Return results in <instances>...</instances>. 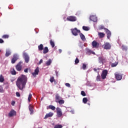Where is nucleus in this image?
Here are the masks:
<instances>
[{"mask_svg":"<svg viewBox=\"0 0 128 128\" xmlns=\"http://www.w3.org/2000/svg\"><path fill=\"white\" fill-rule=\"evenodd\" d=\"M72 32L74 36H78V34H80V30H78L76 28L72 30Z\"/></svg>","mask_w":128,"mask_h":128,"instance_id":"obj_4","label":"nucleus"},{"mask_svg":"<svg viewBox=\"0 0 128 128\" xmlns=\"http://www.w3.org/2000/svg\"><path fill=\"white\" fill-rule=\"evenodd\" d=\"M100 62H102V64H104V62L106 61V60L102 57L99 58Z\"/></svg>","mask_w":128,"mask_h":128,"instance_id":"obj_16","label":"nucleus"},{"mask_svg":"<svg viewBox=\"0 0 128 128\" xmlns=\"http://www.w3.org/2000/svg\"><path fill=\"white\" fill-rule=\"evenodd\" d=\"M4 82V78L2 74L0 75V82Z\"/></svg>","mask_w":128,"mask_h":128,"instance_id":"obj_26","label":"nucleus"},{"mask_svg":"<svg viewBox=\"0 0 128 128\" xmlns=\"http://www.w3.org/2000/svg\"><path fill=\"white\" fill-rule=\"evenodd\" d=\"M10 72H11L12 74H16V70L14 68L11 70Z\"/></svg>","mask_w":128,"mask_h":128,"instance_id":"obj_29","label":"nucleus"},{"mask_svg":"<svg viewBox=\"0 0 128 128\" xmlns=\"http://www.w3.org/2000/svg\"><path fill=\"white\" fill-rule=\"evenodd\" d=\"M59 52H60V53L62 52V50L60 49Z\"/></svg>","mask_w":128,"mask_h":128,"instance_id":"obj_52","label":"nucleus"},{"mask_svg":"<svg viewBox=\"0 0 128 128\" xmlns=\"http://www.w3.org/2000/svg\"><path fill=\"white\" fill-rule=\"evenodd\" d=\"M106 76H108L107 70H104L101 74L102 78V80L106 79Z\"/></svg>","mask_w":128,"mask_h":128,"instance_id":"obj_3","label":"nucleus"},{"mask_svg":"<svg viewBox=\"0 0 128 128\" xmlns=\"http://www.w3.org/2000/svg\"><path fill=\"white\" fill-rule=\"evenodd\" d=\"M94 72H96V68H94Z\"/></svg>","mask_w":128,"mask_h":128,"instance_id":"obj_53","label":"nucleus"},{"mask_svg":"<svg viewBox=\"0 0 128 128\" xmlns=\"http://www.w3.org/2000/svg\"><path fill=\"white\" fill-rule=\"evenodd\" d=\"M28 69L26 68V69H25V70H24V72H28Z\"/></svg>","mask_w":128,"mask_h":128,"instance_id":"obj_49","label":"nucleus"},{"mask_svg":"<svg viewBox=\"0 0 128 128\" xmlns=\"http://www.w3.org/2000/svg\"><path fill=\"white\" fill-rule=\"evenodd\" d=\"M80 62V60H78V58H76L75 60V64H78Z\"/></svg>","mask_w":128,"mask_h":128,"instance_id":"obj_44","label":"nucleus"},{"mask_svg":"<svg viewBox=\"0 0 128 128\" xmlns=\"http://www.w3.org/2000/svg\"><path fill=\"white\" fill-rule=\"evenodd\" d=\"M4 42V40L0 38V44H2Z\"/></svg>","mask_w":128,"mask_h":128,"instance_id":"obj_48","label":"nucleus"},{"mask_svg":"<svg viewBox=\"0 0 128 128\" xmlns=\"http://www.w3.org/2000/svg\"><path fill=\"white\" fill-rule=\"evenodd\" d=\"M32 94H30L28 96V101L29 102H30V100L32 99Z\"/></svg>","mask_w":128,"mask_h":128,"instance_id":"obj_31","label":"nucleus"},{"mask_svg":"<svg viewBox=\"0 0 128 128\" xmlns=\"http://www.w3.org/2000/svg\"><path fill=\"white\" fill-rule=\"evenodd\" d=\"M86 66H88V64H82V70H86Z\"/></svg>","mask_w":128,"mask_h":128,"instance_id":"obj_36","label":"nucleus"},{"mask_svg":"<svg viewBox=\"0 0 128 128\" xmlns=\"http://www.w3.org/2000/svg\"><path fill=\"white\" fill-rule=\"evenodd\" d=\"M82 29L84 30H90V28H88V27L86 26H84L82 27Z\"/></svg>","mask_w":128,"mask_h":128,"instance_id":"obj_34","label":"nucleus"},{"mask_svg":"<svg viewBox=\"0 0 128 128\" xmlns=\"http://www.w3.org/2000/svg\"><path fill=\"white\" fill-rule=\"evenodd\" d=\"M80 38L84 42V40H86V36H84V35L80 33Z\"/></svg>","mask_w":128,"mask_h":128,"instance_id":"obj_19","label":"nucleus"},{"mask_svg":"<svg viewBox=\"0 0 128 128\" xmlns=\"http://www.w3.org/2000/svg\"><path fill=\"white\" fill-rule=\"evenodd\" d=\"M56 102H58V100H62V98L58 96V94H56Z\"/></svg>","mask_w":128,"mask_h":128,"instance_id":"obj_22","label":"nucleus"},{"mask_svg":"<svg viewBox=\"0 0 128 128\" xmlns=\"http://www.w3.org/2000/svg\"><path fill=\"white\" fill-rule=\"evenodd\" d=\"M29 110L30 112V114H34V107L32 106H29Z\"/></svg>","mask_w":128,"mask_h":128,"instance_id":"obj_18","label":"nucleus"},{"mask_svg":"<svg viewBox=\"0 0 128 128\" xmlns=\"http://www.w3.org/2000/svg\"><path fill=\"white\" fill-rule=\"evenodd\" d=\"M66 86H68V88H70V84L68 83H66Z\"/></svg>","mask_w":128,"mask_h":128,"instance_id":"obj_46","label":"nucleus"},{"mask_svg":"<svg viewBox=\"0 0 128 128\" xmlns=\"http://www.w3.org/2000/svg\"><path fill=\"white\" fill-rule=\"evenodd\" d=\"M101 30L104 29V26H101V28H100Z\"/></svg>","mask_w":128,"mask_h":128,"instance_id":"obj_51","label":"nucleus"},{"mask_svg":"<svg viewBox=\"0 0 128 128\" xmlns=\"http://www.w3.org/2000/svg\"><path fill=\"white\" fill-rule=\"evenodd\" d=\"M96 80L97 82H100V76H98Z\"/></svg>","mask_w":128,"mask_h":128,"instance_id":"obj_39","label":"nucleus"},{"mask_svg":"<svg viewBox=\"0 0 128 128\" xmlns=\"http://www.w3.org/2000/svg\"><path fill=\"white\" fill-rule=\"evenodd\" d=\"M54 116V113L52 112H50L49 113L46 114V115L44 116V119L46 120L48 118H52Z\"/></svg>","mask_w":128,"mask_h":128,"instance_id":"obj_13","label":"nucleus"},{"mask_svg":"<svg viewBox=\"0 0 128 128\" xmlns=\"http://www.w3.org/2000/svg\"><path fill=\"white\" fill-rule=\"evenodd\" d=\"M104 48L105 50H110L111 46L108 42H106L104 44Z\"/></svg>","mask_w":128,"mask_h":128,"instance_id":"obj_11","label":"nucleus"},{"mask_svg":"<svg viewBox=\"0 0 128 128\" xmlns=\"http://www.w3.org/2000/svg\"><path fill=\"white\" fill-rule=\"evenodd\" d=\"M0 52H1V51H0Z\"/></svg>","mask_w":128,"mask_h":128,"instance_id":"obj_56","label":"nucleus"},{"mask_svg":"<svg viewBox=\"0 0 128 128\" xmlns=\"http://www.w3.org/2000/svg\"><path fill=\"white\" fill-rule=\"evenodd\" d=\"M48 47H45L43 50V54H48Z\"/></svg>","mask_w":128,"mask_h":128,"instance_id":"obj_21","label":"nucleus"},{"mask_svg":"<svg viewBox=\"0 0 128 128\" xmlns=\"http://www.w3.org/2000/svg\"><path fill=\"white\" fill-rule=\"evenodd\" d=\"M40 72V70L38 69V68H36L34 72L32 73V74L33 76L36 77L38 74V72Z\"/></svg>","mask_w":128,"mask_h":128,"instance_id":"obj_6","label":"nucleus"},{"mask_svg":"<svg viewBox=\"0 0 128 128\" xmlns=\"http://www.w3.org/2000/svg\"><path fill=\"white\" fill-rule=\"evenodd\" d=\"M38 50H44V45L42 44H40L38 46Z\"/></svg>","mask_w":128,"mask_h":128,"instance_id":"obj_27","label":"nucleus"},{"mask_svg":"<svg viewBox=\"0 0 128 128\" xmlns=\"http://www.w3.org/2000/svg\"><path fill=\"white\" fill-rule=\"evenodd\" d=\"M92 46L93 48H98V42L96 41L92 42Z\"/></svg>","mask_w":128,"mask_h":128,"instance_id":"obj_20","label":"nucleus"},{"mask_svg":"<svg viewBox=\"0 0 128 128\" xmlns=\"http://www.w3.org/2000/svg\"><path fill=\"white\" fill-rule=\"evenodd\" d=\"M56 110V107L52 105H50L47 107V110Z\"/></svg>","mask_w":128,"mask_h":128,"instance_id":"obj_17","label":"nucleus"},{"mask_svg":"<svg viewBox=\"0 0 128 128\" xmlns=\"http://www.w3.org/2000/svg\"><path fill=\"white\" fill-rule=\"evenodd\" d=\"M56 110L58 116V118H60V116H62V109H60V108H57Z\"/></svg>","mask_w":128,"mask_h":128,"instance_id":"obj_2","label":"nucleus"},{"mask_svg":"<svg viewBox=\"0 0 128 128\" xmlns=\"http://www.w3.org/2000/svg\"><path fill=\"white\" fill-rule=\"evenodd\" d=\"M50 45L52 46V48H54V42H52V40L50 42Z\"/></svg>","mask_w":128,"mask_h":128,"instance_id":"obj_38","label":"nucleus"},{"mask_svg":"<svg viewBox=\"0 0 128 128\" xmlns=\"http://www.w3.org/2000/svg\"><path fill=\"white\" fill-rule=\"evenodd\" d=\"M86 52L88 54H94V52L90 50V49H86Z\"/></svg>","mask_w":128,"mask_h":128,"instance_id":"obj_25","label":"nucleus"},{"mask_svg":"<svg viewBox=\"0 0 128 128\" xmlns=\"http://www.w3.org/2000/svg\"><path fill=\"white\" fill-rule=\"evenodd\" d=\"M23 56L26 62L28 63V62H30V56H28V54H26V53L24 52L23 54Z\"/></svg>","mask_w":128,"mask_h":128,"instance_id":"obj_5","label":"nucleus"},{"mask_svg":"<svg viewBox=\"0 0 128 128\" xmlns=\"http://www.w3.org/2000/svg\"><path fill=\"white\" fill-rule=\"evenodd\" d=\"M10 50L8 49L6 50V56H10Z\"/></svg>","mask_w":128,"mask_h":128,"instance_id":"obj_23","label":"nucleus"},{"mask_svg":"<svg viewBox=\"0 0 128 128\" xmlns=\"http://www.w3.org/2000/svg\"><path fill=\"white\" fill-rule=\"evenodd\" d=\"M15 104H16V102L14 101H12L11 102L12 106H14Z\"/></svg>","mask_w":128,"mask_h":128,"instance_id":"obj_47","label":"nucleus"},{"mask_svg":"<svg viewBox=\"0 0 128 128\" xmlns=\"http://www.w3.org/2000/svg\"><path fill=\"white\" fill-rule=\"evenodd\" d=\"M122 50H128V48L125 46H122Z\"/></svg>","mask_w":128,"mask_h":128,"instance_id":"obj_42","label":"nucleus"},{"mask_svg":"<svg viewBox=\"0 0 128 128\" xmlns=\"http://www.w3.org/2000/svg\"><path fill=\"white\" fill-rule=\"evenodd\" d=\"M42 63V60L41 59L39 62V64H40Z\"/></svg>","mask_w":128,"mask_h":128,"instance_id":"obj_50","label":"nucleus"},{"mask_svg":"<svg viewBox=\"0 0 128 128\" xmlns=\"http://www.w3.org/2000/svg\"><path fill=\"white\" fill-rule=\"evenodd\" d=\"M98 35L100 36V38H104V36L105 34L102 32H98Z\"/></svg>","mask_w":128,"mask_h":128,"instance_id":"obj_28","label":"nucleus"},{"mask_svg":"<svg viewBox=\"0 0 128 128\" xmlns=\"http://www.w3.org/2000/svg\"><path fill=\"white\" fill-rule=\"evenodd\" d=\"M67 20L70 22H76V18L74 16H70L67 18Z\"/></svg>","mask_w":128,"mask_h":128,"instance_id":"obj_7","label":"nucleus"},{"mask_svg":"<svg viewBox=\"0 0 128 128\" xmlns=\"http://www.w3.org/2000/svg\"><path fill=\"white\" fill-rule=\"evenodd\" d=\"M2 38H8V35H4L2 36Z\"/></svg>","mask_w":128,"mask_h":128,"instance_id":"obj_41","label":"nucleus"},{"mask_svg":"<svg viewBox=\"0 0 128 128\" xmlns=\"http://www.w3.org/2000/svg\"><path fill=\"white\" fill-rule=\"evenodd\" d=\"M82 102L84 104H86V102H88V98H84L82 100Z\"/></svg>","mask_w":128,"mask_h":128,"instance_id":"obj_35","label":"nucleus"},{"mask_svg":"<svg viewBox=\"0 0 128 128\" xmlns=\"http://www.w3.org/2000/svg\"><path fill=\"white\" fill-rule=\"evenodd\" d=\"M58 102L60 104H64V100H60L58 101Z\"/></svg>","mask_w":128,"mask_h":128,"instance_id":"obj_30","label":"nucleus"},{"mask_svg":"<svg viewBox=\"0 0 128 128\" xmlns=\"http://www.w3.org/2000/svg\"><path fill=\"white\" fill-rule=\"evenodd\" d=\"M90 20L94 22H98V18L95 16H90Z\"/></svg>","mask_w":128,"mask_h":128,"instance_id":"obj_8","label":"nucleus"},{"mask_svg":"<svg viewBox=\"0 0 128 128\" xmlns=\"http://www.w3.org/2000/svg\"><path fill=\"white\" fill-rule=\"evenodd\" d=\"M62 126L61 124H56L54 126V128H62Z\"/></svg>","mask_w":128,"mask_h":128,"instance_id":"obj_33","label":"nucleus"},{"mask_svg":"<svg viewBox=\"0 0 128 128\" xmlns=\"http://www.w3.org/2000/svg\"><path fill=\"white\" fill-rule=\"evenodd\" d=\"M50 82H54V76L50 77Z\"/></svg>","mask_w":128,"mask_h":128,"instance_id":"obj_40","label":"nucleus"},{"mask_svg":"<svg viewBox=\"0 0 128 128\" xmlns=\"http://www.w3.org/2000/svg\"><path fill=\"white\" fill-rule=\"evenodd\" d=\"M118 62H115L114 63H112V68L114 67V66H118Z\"/></svg>","mask_w":128,"mask_h":128,"instance_id":"obj_32","label":"nucleus"},{"mask_svg":"<svg viewBox=\"0 0 128 128\" xmlns=\"http://www.w3.org/2000/svg\"><path fill=\"white\" fill-rule=\"evenodd\" d=\"M18 54H14L13 58L12 60V63L14 64L16 60H18Z\"/></svg>","mask_w":128,"mask_h":128,"instance_id":"obj_9","label":"nucleus"},{"mask_svg":"<svg viewBox=\"0 0 128 128\" xmlns=\"http://www.w3.org/2000/svg\"><path fill=\"white\" fill-rule=\"evenodd\" d=\"M0 92H4V88L2 86H0Z\"/></svg>","mask_w":128,"mask_h":128,"instance_id":"obj_37","label":"nucleus"},{"mask_svg":"<svg viewBox=\"0 0 128 128\" xmlns=\"http://www.w3.org/2000/svg\"><path fill=\"white\" fill-rule=\"evenodd\" d=\"M16 96H18V98H20V92H16Z\"/></svg>","mask_w":128,"mask_h":128,"instance_id":"obj_45","label":"nucleus"},{"mask_svg":"<svg viewBox=\"0 0 128 128\" xmlns=\"http://www.w3.org/2000/svg\"><path fill=\"white\" fill-rule=\"evenodd\" d=\"M115 78L117 80H120L122 78V76L118 74H115Z\"/></svg>","mask_w":128,"mask_h":128,"instance_id":"obj_10","label":"nucleus"},{"mask_svg":"<svg viewBox=\"0 0 128 128\" xmlns=\"http://www.w3.org/2000/svg\"><path fill=\"white\" fill-rule=\"evenodd\" d=\"M22 63V62H20L16 66V70L18 72L22 70V65H20V64Z\"/></svg>","mask_w":128,"mask_h":128,"instance_id":"obj_15","label":"nucleus"},{"mask_svg":"<svg viewBox=\"0 0 128 128\" xmlns=\"http://www.w3.org/2000/svg\"><path fill=\"white\" fill-rule=\"evenodd\" d=\"M56 75L58 74V73H56Z\"/></svg>","mask_w":128,"mask_h":128,"instance_id":"obj_55","label":"nucleus"},{"mask_svg":"<svg viewBox=\"0 0 128 128\" xmlns=\"http://www.w3.org/2000/svg\"><path fill=\"white\" fill-rule=\"evenodd\" d=\"M52 60L51 59H49L48 61H47L46 62V66H50V64H52Z\"/></svg>","mask_w":128,"mask_h":128,"instance_id":"obj_24","label":"nucleus"},{"mask_svg":"<svg viewBox=\"0 0 128 128\" xmlns=\"http://www.w3.org/2000/svg\"><path fill=\"white\" fill-rule=\"evenodd\" d=\"M26 76L24 75L21 76L18 79L16 82V86L20 90H22L26 88Z\"/></svg>","mask_w":128,"mask_h":128,"instance_id":"obj_1","label":"nucleus"},{"mask_svg":"<svg viewBox=\"0 0 128 128\" xmlns=\"http://www.w3.org/2000/svg\"><path fill=\"white\" fill-rule=\"evenodd\" d=\"M106 34H107L108 36H107V38H108V40H110V36H112V32H110V31L108 30V29H106Z\"/></svg>","mask_w":128,"mask_h":128,"instance_id":"obj_14","label":"nucleus"},{"mask_svg":"<svg viewBox=\"0 0 128 128\" xmlns=\"http://www.w3.org/2000/svg\"><path fill=\"white\" fill-rule=\"evenodd\" d=\"M81 94L83 96H86V92H84V91H82Z\"/></svg>","mask_w":128,"mask_h":128,"instance_id":"obj_43","label":"nucleus"},{"mask_svg":"<svg viewBox=\"0 0 128 128\" xmlns=\"http://www.w3.org/2000/svg\"><path fill=\"white\" fill-rule=\"evenodd\" d=\"M71 112H72V114H74V111H71Z\"/></svg>","mask_w":128,"mask_h":128,"instance_id":"obj_54","label":"nucleus"},{"mask_svg":"<svg viewBox=\"0 0 128 128\" xmlns=\"http://www.w3.org/2000/svg\"><path fill=\"white\" fill-rule=\"evenodd\" d=\"M16 112L14 110H12L11 112L8 114L9 116H16Z\"/></svg>","mask_w":128,"mask_h":128,"instance_id":"obj_12","label":"nucleus"}]
</instances>
